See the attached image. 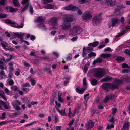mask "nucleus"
Listing matches in <instances>:
<instances>
[{"mask_svg":"<svg viewBox=\"0 0 130 130\" xmlns=\"http://www.w3.org/2000/svg\"><path fill=\"white\" fill-rule=\"evenodd\" d=\"M111 115H109V117L107 119L109 121H110L113 123L114 122V117L113 116H112L111 117Z\"/></svg>","mask_w":130,"mask_h":130,"instance_id":"c85d7f7f","label":"nucleus"},{"mask_svg":"<svg viewBox=\"0 0 130 130\" xmlns=\"http://www.w3.org/2000/svg\"><path fill=\"white\" fill-rule=\"evenodd\" d=\"M91 84L93 86H95L98 84L97 80L95 79H93L91 80Z\"/></svg>","mask_w":130,"mask_h":130,"instance_id":"393cba45","label":"nucleus"},{"mask_svg":"<svg viewBox=\"0 0 130 130\" xmlns=\"http://www.w3.org/2000/svg\"><path fill=\"white\" fill-rule=\"evenodd\" d=\"M122 66L123 68H129V67L128 66V65L127 64L125 63H122Z\"/></svg>","mask_w":130,"mask_h":130,"instance_id":"37998d69","label":"nucleus"},{"mask_svg":"<svg viewBox=\"0 0 130 130\" xmlns=\"http://www.w3.org/2000/svg\"><path fill=\"white\" fill-rule=\"evenodd\" d=\"M99 42L98 41H96L93 42V46L95 47L97 46L99 44Z\"/></svg>","mask_w":130,"mask_h":130,"instance_id":"6e6d98bb","label":"nucleus"},{"mask_svg":"<svg viewBox=\"0 0 130 130\" xmlns=\"http://www.w3.org/2000/svg\"><path fill=\"white\" fill-rule=\"evenodd\" d=\"M17 70L18 71H17L15 73V75L16 76H18L20 74V70L19 69H17Z\"/></svg>","mask_w":130,"mask_h":130,"instance_id":"052dcab7","label":"nucleus"},{"mask_svg":"<svg viewBox=\"0 0 130 130\" xmlns=\"http://www.w3.org/2000/svg\"><path fill=\"white\" fill-rule=\"evenodd\" d=\"M101 15V14H99L92 19V21L93 26H97L101 23L102 18Z\"/></svg>","mask_w":130,"mask_h":130,"instance_id":"20e7f679","label":"nucleus"},{"mask_svg":"<svg viewBox=\"0 0 130 130\" xmlns=\"http://www.w3.org/2000/svg\"><path fill=\"white\" fill-rule=\"evenodd\" d=\"M88 55L89 58H91L92 57V56H96V54L95 53L91 52L88 54Z\"/></svg>","mask_w":130,"mask_h":130,"instance_id":"2f4dec72","label":"nucleus"},{"mask_svg":"<svg viewBox=\"0 0 130 130\" xmlns=\"http://www.w3.org/2000/svg\"><path fill=\"white\" fill-rule=\"evenodd\" d=\"M124 34V33H120L115 36V39L116 40H118L119 39V37L122 36Z\"/></svg>","mask_w":130,"mask_h":130,"instance_id":"7c9ffc66","label":"nucleus"},{"mask_svg":"<svg viewBox=\"0 0 130 130\" xmlns=\"http://www.w3.org/2000/svg\"><path fill=\"white\" fill-rule=\"evenodd\" d=\"M123 80L124 82L125 81L126 83L129 82L130 81V77H127L124 78L123 79Z\"/></svg>","mask_w":130,"mask_h":130,"instance_id":"c9c22d12","label":"nucleus"},{"mask_svg":"<svg viewBox=\"0 0 130 130\" xmlns=\"http://www.w3.org/2000/svg\"><path fill=\"white\" fill-rule=\"evenodd\" d=\"M3 70L0 71V79H2L3 78V76H6Z\"/></svg>","mask_w":130,"mask_h":130,"instance_id":"bb28decb","label":"nucleus"},{"mask_svg":"<svg viewBox=\"0 0 130 130\" xmlns=\"http://www.w3.org/2000/svg\"><path fill=\"white\" fill-rule=\"evenodd\" d=\"M5 9L6 10L9 9L10 10L9 12H15V8L11 6H9L6 7Z\"/></svg>","mask_w":130,"mask_h":130,"instance_id":"a211bd4d","label":"nucleus"},{"mask_svg":"<svg viewBox=\"0 0 130 130\" xmlns=\"http://www.w3.org/2000/svg\"><path fill=\"white\" fill-rule=\"evenodd\" d=\"M5 22L6 23L11 25V26L13 27L16 28H22L24 25L23 23H21L20 25H19L18 24L15 22H12L9 19H7L5 21Z\"/></svg>","mask_w":130,"mask_h":130,"instance_id":"f03ea898","label":"nucleus"},{"mask_svg":"<svg viewBox=\"0 0 130 130\" xmlns=\"http://www.w3.org/2000/svg\"><path fill=\"white\" fill-rule=\"evenodd\" d=\"M13 3L14 5L15 6L18 5L19 4L18 0H13Z\"/></svg>","mask_w":130,"mask_h":130,"instance_id":"ea45409f","label":"nucleus"},{"mask_svg":"<svg viewBox=\"0 0 130 130\" xmlns=\"http://www.w3.org/2000/svg\"><path fill=\"white\" fill-rule=\"evenodd\" d=\"M103 61V59L100 58H97L95 60L93 61L92 64L93 65L97 63H101Z\"/></svg>","mask_w":130,"mask_h":130,"instance_id":"dca6fc26","label":"nucleus"},{"mask_svg":"<svg viewBox=\"0 0 130 130\" xmlns=\"http://www.w3.org/2000/svg\"><path fill=\"white\" fill-rule=\"evenodd\" d=\"M94 76L96 77L101 78L105 73V71L101 68H96L94 70Z\"/></svg>","mask_w":130,"mask_h":130,"instance_id":"f257e3e1","label":"nucleus"},{"mask_svg":"<svg viewBox=\"0 0 130 130\" xmlns=\"http://www.w3.org/2000/svg\"><path fill=\"white\" fill-rule=\"evenodd\" d=\"M23 91L25 92V93H27L29 91V88H23L22 89Z\"/></svg>","mask_w":130,"mask_h":130,"instance_id":"de8ad7c7","label":"nucleus"},{"mask_svg":"<svg viewBox=\"0 0 130 130\" xmlns=\"http://www.w3.org/2000/svg\"><path fill=\"white\" fill-rule=\"evenodd\" d=\"M21 113V112L20 111L17 112H16L13 113L12 114L13 115H12V116L13 117H16L17 115H20Z\"/></svg>","mask_w":130,"mask_h":130,"instance_id":"a19ab883","label":"nucleus"},{"mask_svg":"<svg viewBox=\"0 0 130 130\" xmlns=\"http://www.w3.org/2000/svg\"><path fill=\"white\" fill-rule=\"evenodd\" d=\"M23 86L26 87H30V84L28 83L24 84L23 85Z\"/></svg>","mask_w":130,"mask_h":130,"instance_id":"09e8293b","label":"nucleus"},{"mask_svg":"<svg viewBox=\"0 0 130 130\" xmlns=\"http://www.w3.org/2000/svg\"><path fill=\"white\" fill-rule=\"evenodd\" d=\"M70 82L69 79L67 78V80L65 81L64 82V86H66Z\"/></svg>","mask_w":130,"mask_h":130,"instance_id":"864d4df0","label":"nucleus"},{"mask_svg":"<svg viewBox=\"0 0 130 130\" xmlns=\"http://www.w3.org/2000/svg\"><path fill=\"white\" fill-rule=\"evenodd\" d=\"M56 103V106H57L58 108H59L60 107L61 105L59 103H57V102L56 101L55 102Z\"/></svg>","mask_w":130,"mask_h":130,"instance_id":"338daca9","label":"nucleus"},{"mask_svg":"<svg viewBox=\"0 0 130 130\" xmlns=\"http://www.w3.org/2000/svg\"><path fill=\"white\" fill-rule=\"evenodd\" d=\"M45 17L43 18L42 16L39 17L38 19L35 20V22L36 23H43L44 22Z\"/></svg>","mask_w":130,"mask_h":130,"instance_id":"ddd939ff","label":"nucleus"},{"mask_svg":"<svg viewBox=\"0 0 130 130\" xmlns=\"http://www.w3.org/2000/svg\"><path fill=\"white\" fill-rule=\"evenodd\" d=\"M92 17V15L90 12L86 11L84 13L82 18L84 20L88 21L91 19Z\"/></svg>","mask_w":130,"mask_h":130,"instance_id":"39448f33","label":"nucleus"},{"mask_svg":"<svg viewBox=\"0 0 130 130\" xmlns=\"http://www.w3.org/2000/svg\"><path fill=\"white\" fill-rule=\"evenodd\" d=\"M63 21L69 22H72L73 21V16L70 15H67L65 16Z\"/></svg>","mask_w":130,"mask_h":130,"instance_id":"9d476101","label":"nucleus"},{"mask_svg":"<svg viewBox=\"0 0 130 130\" xmlns=\"http://www.w3.org/2000/svg\"><path fill=\"white\" fill-rule=\"evenodd\" d=\"M111 54H101V57L103 58H108L111 56Z\"/></svg>","mask_w":130,"mask_h":130,"instance_id":"5701e85b","label":"nucleus"},{"mask_svg":"<svg viewBox=\"0 0 130 130\" xmlns=\"http://www.w3.org/2000/svg\"><path fill=\"white\" fill-rule=\"evenodd\" d=\"M11 88L12 90L14 91H16L19 89V88L16 86H14L11 87Z\"/></svg>","mask_w":130,"mask_h":130,"instance_id":"79ce46f5","label":"nucleus"},{"mask_svg":"<svg viewBox=\"0 0 130 130\" xmlns=\"http://www.w3.org/2000/svg\"><path fill=\"white\" fill-rule=\"evenodd\" d=\"M72 58V54L71 53H69L68 57L66 58L67 61L71 60Z\"/></svg>","mask_w":130,"mask_h":130,"instance_id":"72a5a7b5","label":"nucleus"},{"mask_svg":"<svg viewBox=\"0 0 130 130\" xmlns=\"http://www.w3.org/2000/svg\"><path fill=\"white\" fill-rule=\"evenodd\" d=\"M114 127V124L112 123L111 125L107 124L106 128L107 129H111L112 128Z\"/></svg>","mask_w":130,"mask_h":130,"instance_id":"e433bc0d","label":"nucleus"},{"mask_svg":"<svg viewBox=\"0 0 130 130\" xmlns=\"http://www.w3.org/2000/svg\"><path fill=\"white\" fill-rule=\"evenodd\" d=\"M63 21V23L61 25V27L63 29L67 30L70 28L71 23L70 22Z\"/></svg>","mask_w":130,"mask_h":130,"instance_id":"423d86ee","label":"nucleus"},{"mask_svg":"<svg viewBox=\"0 0 130 130\" xmlns=\"http://www.w3.org/2000/svg\"><path fill=\"white\" fill-rule=\"evenodd\" d=\"M113 97V96L111 95H110L106 96L105 98L103 101L105 103H106L108 100L112 99Z\"/></svg>","mask_w":130,"mask_h":130,"instance_id":"f3484780","label":"nucleus"},{"mask_svg":"<svg viewBox=\"0 0 130 130\" xmlns=\"http://www.w3.org/2000/svg\"><path fill=\"white\" fill-rule=\"evenodd\" d=\"M86 89V88L85 87H82L80 89L79 86L78 87L76 88V92L78 93L82 94L84 93Z\"/></svg>","mask_w":130,"mask_h":130,"instance_id":"f8f14e48","label":"nucleus"},{"mask_svg":"<svg viewBox=\"0 0 130 130\" xmlns=\"http://www.w3.org/2000/svg\"><path fill=\"white\" fill-rule=\"evenodd\" d=\"M39 58L42 60H45L48 61H50L51 60L50 59L49 57H47L45 56L43 57H40Z\"/></svg>","mask_w":130,"mask_h":130,"instance_id":"cd10ccee","label":"nucleus"},{"mask_svg":"<svg viewBox=\"0 0 130 130\" xmlns=\"http://www.w3.org/2000/svg\"><path fill=\"white\" fill-rule=\"evenodd\" d=\"M119 20H120L119 19H114V26H115L116 24L117 23H118V24H119Z\"/></svg>","mask_w":130,"mask_h":130,"instance_id":"603ef678","label":"nucleus"},{"mask_svg":"<svg viewBox=\"0 0 130 130\" xmlns=\"http://www.w3.org/2000/svg\"><path fill=\"white\" fill-rule=\"evenodd\" d=\"M74 121V120H71L69 123L68 125L70 126V127H71V125L73 124Z\"/></svg>","mask_w":130,"mask_h":130,"instance_id":"69168bd1","label":"nucleus"},{"mask_svg":"<svg viewBox=\"0 0 130 130\" xmlns=\"http://www.w3.org/2000/svg\"><path fill=\"white\" fill-rule=\"evenodd\" d=\"M83 84L84 87L86 88L87 83H86V78L85 77L83 79Z\"/></svg>","mask_w":130,"mask_h":130,"instance_id":"4c0bfd02","label":"nucleus"},{"mask_svg":"<svg viewBox=\"0 0 130 130\" xmlns=\"http://www.w3.org/2000/svg\"><path fill=\"white\" fill-rule=\"evenodd\" d=\"M101 87L103 89L106 90L107 91L110 89H114V84L108 83H104L102 84Z\"/></svg>","mask_w":130,"mask_h":130,"instance_id":"7ed1b4c3","label":"nucleus"},{"mask_svg":"<svg viewBox=\"0 0 130 130\" xmlns=\"http://www.w3.org/2000/svg\"><path fill=\"white\" fill-rule=\"evenodd\" d=\"M29 6V4H27L23 8L21 11L24 12L28 8Z\"/></svg>","mask_w":130,"mask_h":130,"instance_id":"58836bf2","label":"nucleus"},{"mask_svg":"<svg viewBox=\"0 0 130 130\" xmlns=\"http://www.w3.org/2000/svg\"><path fill=\"white\" fill-rule=\"evenodd\" d=\"M88 69V67L86 66H85L84 68V69L83 70V72L84 73H86L87 72Z\"/></svg>","mask_w":130,"mask_h":130,"instance_id":"49530a36","label":"nucleus"},{"mask_svg":"<svg viewBox=\"0 0 130 130\" xmlns=\"http://www.w3.org/2000/svg\"><path fill=\"white\" fill-rule=\"evenodd\" d=\"M6 104V102H4L0 100V109L1 110H3V109L1 106V105L4 106L5 104Z\"/></svg>","mask_w":130,"mask_h":130,"instance_id":"473e14b6","label":"nucleus"},{"mask_svg":"<svg viewBox=\"0 0 130 130\" xmlns=\"http://www.w3.org/2000/svg\"><path fill=\"white\" fill-rule=\"evenodd\" d=\"M83 29L78 26H75L73 27L72 32H75L77 34H79L83 31Z\"/></svg>","mask_w":130,"mask_h":130,"instance_id":"1a4fd4ad","label":"nucleus"},{"mask_svg":"<svg viewBox=\"0 0 130 130\" xmlns=\"http://www.w3.org/2000/svg\"><path fill=\"white\" fill-rule=\"evenodd\" d=\"M4 55L5 56H7V57H9L10 58L9 59L11 60L12 58V56L11 55L8 54L6 53H4Z\"/></svg>","mask_w":130,"mask_h":130,"instance_id":"5fc2aeb1","label":"nucleus"},{"mask_svg":"<svg viewBox=\"0 0 130 130\" xmlns=\"http://www.w3.org/2000/svg\"><path fill=\"white\" fill-rule=\"evenodd\" d=\"M111 79L112 78L111 77L109 76H107L105 78L101 79V81L102 82H107L111 80Z\"/></svg>","mask_w":130,"mask_h":130,"instance_id":"412c9836","label":"nucleus"},{"mask_svg":"<svg viewBox=\"0 0 130 130\" xmlns=\"http://www.w3.org/2000/svg\"><path fill=\"white\" fill-rule=\"evenodd\" d=\"M106 1L107 2L108 4L110 6L113 5L114 0H106Z\"/></svg>","mask_w":130,"mask_h":130,"instance_id":"c756f323","label":"nucleus"},{"mask_svg":"<svg viewBox=\"0 0 130 130\" xmlns=\"http://www.w3.org/2000/svg\"><path fill=\"white\" fill-rule=\"evenodd\" d=\"M14 108H15V110L17 111H19L21 110V109L19 106H15V107Z\"/></svg>","mask_w":130,"mask_h":130,"instance_id":"0e129e2a","label":"nucleus"},{"mask_svg":"<svg viewBox=\"0 0 130 130\" xmlns=\"http://www.w3.org/2000/svg\"><path fill=\"white\" fill-rule=\"evenodd\" d=\"M44 70L45 71H47L50 74H51V70L50 68H46L44 69Z\"/></svg>","mask_w":130,"mask_h":130,"instance_id":"f704fd0d","label":"nucleus"},{"mask_svg":"<svg viewBox=\"0 0 130 130\" xmlns=\"http://www.w3.org/2000/svg\"><path fill=\"white\" fill-rule=\"evenodd\" d=\"M9 84L10 86H12L14 84V82L12 79H10L8 81Z\"/></svg>","mask_w":130,"mask_h":130,"instance_id":"3c124183","label":"nucleus"},{"mask_svg":"<svg viewBox=\"0 0 130 130\" xmlns=\"http://www.w3.org/2000/svg\"><path fill=\"white\" fill-rule=\"evenodd\" d=\"M59 19V18L57 17H53L48 22L49 24L51 25L56 26Z\"/></svg>","mask_w":130,"mask_h":130,"instance_id":"0eeeda50","label":"nucleus"},{"mask_svg":"<svg viewBox=\"0 0 130 130\" xmlns=\"http://www.w3.org/2000/svg\"><path fill=\"white\" fill-rule=\"evenodd\" d=\"M4 65L6 64L4 63L3 61L2 60H0V69L2 70H3L4 69H6V67L4 68Z\"/></svg>","mask_w":130,"mask_h":130,"instance_id":"4be33fe9","label":"nucleus"},{"mask_svg":"<svg viewBox=\"0 0 130 130\" xmlns=\"http://www.w3.org/2000/svg\"><path fill=\"white\" fill-rule=\"evenodd\" d=\"M7 17L6 14H4L0 15V18H6Z\"/></svg>","mask_w":130,"mask_h":130,"instance_id":"e2e57ef3","label":"nucleus"},{"mask_svg":"<svg viewBox=\"0 0 130 130\" xmlns=\"http://www.w3.org/2000/svg\"><path fill=\"white\" fill-rule=\"evenodd\" d=\"M128 70L126 69H124L122 71V72L123 73H128Z\"/></svg>","mask_w":130,"mask_h":130,"instance_id":"680f3d73","label":"nucleus"},{"mask_svg":"<svg viewBox=\"0 0 130 130\" xmlns=\"http://www.w3.org/2000/svg\"><path fill=\"white\" fill-rule=\"evenodd\" d=\"M30 81L31 82V85L33 86H34L36 83L35 81L34 80L31 79H30Z\"/></svg>","mask_w":130,"mask_h":130,"instance_id":"13d9d810","label":"nucleus"},{"mask_svg":"<svg viewBox=\"0 0 130 130\" xmlns=\"http://www.w3.org/2000/svg\"><path fill=\"white\" fill-rule=\"evenodd\" d=\"M129 126V123H125L123 125L122 130H128Z\"/></svg>","mask_w":130,"mask_h":130,"instance_id":"4468645a","label":"nucleus"},{"mask_svg":"<svg viewBox=\"0 0 130 130\" xmlns=\"http://www.w3.org/2000/svg\"><path fill=\"white\" fill-rule=\"evenodd\" d=\"M29 11L31 14H32L33 13V9L32 6L30 5L29 7Z\"/></svg>","mask_w":130,"mask_h":130,"instance_id":"c03bdc74","label":"nucleus"},{"mask_svg":"<svg viewBox=\"0 0 130 130\" xmlns=\"http://www.w3.org/2000/svg\"><path fill=\"white\" fill-rule=\"evenodd\" d=\"M94 123L92 120H90L88 121V123L86 125V128L87 129H90L94 126Z\"/></svg>","mask_w":130,"mask_h":130,"instance_id":"9b49d317","label":"nucleus"},{"mask_svg":"<svg viewBox=\"0 0 130 130\" xmlns=\"http://www.w3.org/2000/svg\"><path fill=\"white\" fill-rule=\"evenodd\" d=\"M16 37H18L19 39H22L23 38L24 35L22 34H19L18 32L14 33Z\"/></svg>","mask_w":130,"mask_h":130,"instance_id":"b1692460","label":"nucleus"},{"mask_svg":"<svg viewBox=\"0 0 130 130\" xmlns=\"http://www.w3.org/2000/svg\"><path fill=\"white\" fill-rule=\"evenodd\" d=\"M86 0H79V3L81 4H84L86 2Z\"/></svg>","mask_w":130,"mask_h":130,"instance_id":"bf43d9fd","label":"nucleus"},{"mask_svg":"<svg viewBox=\"0 0 130 130\" xmlns=\"http://www.w3.org/2000/svg\"><path fill=\"white\" fill-rule=\"evenodd\" d=\"M24 65L26 67H29L30 66V64L27 62H25L24 63Z\"/></svg>","mask_w":130,"mask_h":130,"instance_id":"774afa93","label":"nucleus"},{"mask_svg":"<svg viewBox=\"0 0 130 130\" xmlns=\"http://www.w3.org/2000/svg\"><path fill=\"white\" fill-rule=\"evenodd\" d=\"M44 8L47 9H53L54 7L53 5L48 4L45 6Z\"/></svg>","mask_w":130,"mask_h":130,"instance_id":"a878e982","label":"nucleus"},{"mask_svg":"<svg viewBox=\"0 0 130 130\" xmlns=\"http://www.w3.org/2000/svg\"><path fill=\"white\" fill-rule=\"evenodd\" d=\"M115 60L118 61L119 62H120L124 61L125 58L123 57L119 56L116 58Z\"/></svg>","mask_w":130,"mask_h":130,"instance_id":"6ab92c4d","label":"nucleus"},{"mask_svg":"<svg viewBox=\"0 0 130 130\" xmlns=\"http://www.w3.org/2000/svg\"><path fill=\"white\" fill-rule=\"evenodd\" d=\"M11 104L14 107H15V106H19L21 104V103L18 100H17L15 102H12Z\"/></svg>","mask_w":130,"mask_h":130,"instance_id":"2eb2a0df","label":"nucleus"},{"mask_svg":"<svg viewBox=\"0 0 130 130\" xmlns=\"http://www.w3.org/2000/svg\"><path fill=\"white\" fill-rule=\"evenodd\" d=\"M122 8L121 6L120 5H118L117 6V8L115 9L116 11H119Z\"/></svg>","mask_w":130,"mask_h":130,"instance_id":"4d7b16f0","label":"nucleus"},{"mask_svg":"<svg viewBox=\"0 0 130 130\" xmlns=\"http://www.w3.org/2000/svg\"><path fill=\"white\" fill-rule=\"evenodd\" d=\"M64 9L67 10H71L72 11H75L78 9V8L75 6L71 4L68 6L64 7Z\"/></svg>","mask_w":130,"mask_h":130,"instance_id":"6e6552de","label":"nucleus"},{"mask_svg":"<svg viewBox=\"0 0 130 130\" xmlns=\"http://www.w3.org/2000/svg\"><path fill=\"white\" fill-rule=\"evenodd\" d=\"M44 4H47L48 3L52 2H53V0H43Z\"/></svg>","mask_w":130,"mask_h":130,"instance_id":"8fccbe9b","label":"nucleus"},{"mask_svg":"<svg viewBox=\"0 0 130 130\" xmlns=\"http://www.w3.org/2000/svg\"><path fill=\"white\" fill-rule=\"evenodd\" d=\"M45 26V25L44 24H38L37 26L38 27L41 28L43 30H46V28Z\"/></svg>","mask_w":130,"mask_h":130,"instance_id":"aec40b11","label":"nucleus"},{"mask_svg":"<svg viewBox=\"0 0 130 130\" xmlns=\"http://www.w3.org/2000/svg\"><path fill=\"white\" fill-rule=\"evenodd\" d=\"M56 109L60 113V114H62V111L63 112V113H65V109L61 110L60 111L57 107H56Z\"/></svg>","mask_w":130,"mask_h":130,"instance_id":"a18cd8bd","label":"nucleus"}]
</instances>
